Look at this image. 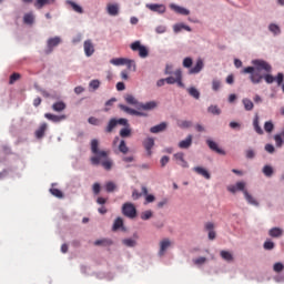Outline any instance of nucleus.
Masks as SVG:
<instances>
[{"label": "nucleus", "instance_id": "nucleus-64", "mask_svg": "<svg viewBox=\"0 0 284 284\" xmlns=\"http://www.w3.org/2000/svg\"><path fill=\"white\" fill-rule=\"evenodd\" d=\"M116 123H118V125H125V128H128L130 125L128 123V119H123V118L116 120Z\"/></svg>", "mask_w": 284, "mask_h": 284}, {"label": "nucleus", "instance_id": "nucleus-18", "mask_svg": "<svg viewBox=\"0 0 284 284\" xmlns=\"http://www.w3.org/2000/svg\"><path fill=\"white\" fill-rule=\"evenodd\" d=\"M203 70V60H197L196 64L190 69V74H199Z\"/></svg>", "mask_w": 284, "mask_h": 284}, {"label": "nucleus", "instance_id": "nucleus-50", "mask_svg": "<svg viewBox=\"0 0 284 284\" xmlns=\"http://www.w3.org/2000/svg\"><path fill=\"white\" fill-rule=\"evenodd\" d=\"M273 270H274V272H276L277 274L281 273V272H283V270H284L283 263H281V262L275 263V264L273 265Z\"/></svg>", "mask_w": 284, "mask_h": 284}, {"label": "nucleus", "instance_id": "nucleus-22", "mask_svg": "<svg viewBox=\"0 0 284 284\" xmlns=\"http://www.w3.org/2000/svg\"><path fill=\"white\" fill-rule=\"evenodd\" d=\"M268 234L272 239H278L283 236V230L281 227H273L268 231Z\"/></svg>", "mask_w": 284, "mask_h": 284}, {"label": "nucleus", "instance_id": "nucleus-19", "mask_svg": "<svg viewBox=\"0 0 284 284\" xmlns=\"http://www.w3.org/2000/svg\"><path fill=\"white\" fill-rule=\"evenodd\" d=\"M171 9L174 10V12H178V14H183L184 17H187V14H190V10L176 4H171Z\"/></svg>", "mask_w": 284, "mask_h": 284}, {"label": "nucleus", "instance_id": "nucleus-11", "mask_svg": "<svg viewBox=\"0 0 284 284\" xmlns=\"http://www.w3.org/2000/svg\"><path fill=\"white\" fill-rule=\"evenodd\" d=\"M206 143H207L210 150H212L213 152H216L217 154L225 155V152L221 148H219V144H216V142H214L212 140H206Z\"/></svg>", "mask_w": 284, "mask_h": 284}, {"label": "nucleus", "instance_id": "nucleus-49", "mask_svg": "<svg viewBox=\"0 0 284 284\" xmlns=\"http://www.w3.org/2000/svg\"><path fill=\"white\" fill-rule=\"evenodd\" d=\"M100 87H101V81L99 80H92L89 83V88H92V90H99Z\"/></svg>", "mask_w": 284, "mask_h": 284}, {"label": "nucleus", "instance_id": "nucleus-36", "mask_svg": "<svg viewBox=\"0 0 284 284\" xmlns=\"http://www.w3.org/2000/svg\"><path fill=\"white\" fill-rule=\"evenodd\" d=\"M125 62H126L125 58H115L110 60V63L112 65H125Z\"/></svg>", "mask_w": 284, "mask_h": 284}, {"label": "nucleus", "instance_id": "nucleus-20", "mask_svg": "<svg viewBox=\"0 0 284 284\" xmlns=\"http://www.w3.org/2000/svg\"><path fill=\"white\" fill-rule=\"evenodd\" d=\"M106 12L111 17H116L119 14V4H108Z\"/></svg>", "mask_w": 284, "mask_h": 284}, {"label": "nucleus", "instance_id": "nucleus-30", "mask_svg": "<svg viewBox=\"0 0 284 284\" xmlns=\"http://www.w3.org/2000/svg\"><path fill=\"white\" fill-rule=\"evenodd\" d=\"M23 23L32 26V23H34V14L32 12L26 13L23 16Z\"/></svg>", "mask_w": 284, "mask_h": 284}, {"label": "nucleus", "instance_id": "nucleus-31", "mask_svg": "<svg viewBox=\"0 0 284 284\" xmlns=\"http://www.w3.org/2000/svg\"><path fill=\"white\" fill-rule=\"evenodd\" d=\"M220 256L223 258V261H227L229 263L234 261V255H232V253L229 251H221Z\"/></svg>", "mask_w": 284, "mask_h": 284}, {"label": "nucleus", "instance_id": "nucleus-28", "mask_svg": "<svg viewBox=\"0 0 284 284\" xmlns=\"http://www.w3.org/2000/svg\"><path fill=\"white\" fill-rule=\"evenodd\" d=\"M65 110V102L59 101L52 104L53 112H63Z\"/></svg>", "mask_w": 284, "mask_h": 284}, {"label": "nucleus", "instance_id": "nucleus-17", "mask_svg": "<svg viewBox=\"0 0 284 284\" xmlns=\"http://www.w3.org/2000/svg\"><path fill=\"white\" fill-rule=\"evenodd\" d=\"M67 3H68V6H70L72 8L73 12H77L78 14H83L82 6H79L77 2H74L72 0H68Z\"/></svg>", "mask_w": 284, "mask_h": 284}, {"label": "nucleus", "instance_id": "nucleus-12", "mask_svg": "<svg viewBox=\"0 0 284 284\" xmlns=\"http://www.w3.org/2000/svg\"><path fill=\"white\" fill-rule=\"evenodd\" d=\"M168 129V123L162 122L158 125H154L150 129V132L152 134H159V132H165V130Z\"/></svg>", "mask_w": 284, "mask_h": 284}, {"label": "nucleus", "instance_id": "nucleus-38", "mask_svg": "<svg viewBox=\"0 0 284 284\" xmlns=\"http://www.w3.org/2000/svg\"><path fill=\"white\" fill-rule=\"evenodd\" d=\"M116 125H118L116 119H111L109 121V124L106 125L105 132H108V133L112 132V130H114V128H116Z\"/></svg>", "mask_w": 284, "mask_h": 284}, {"label": "nucleus", "instance_id": "nucleus-43", "mask_svg": "<svg viewBox=\"0 0 284 284\" xmlns=\"http://www.w3.org/2000/svg\"><path fill=\"white\" fill-rule=\"evenodd\" d=\"M19 79H21L20 73H12L9 79V84L14 85V83H17V81H19Z\"/></svg>", "mask_w": 284, "mask_h": 284}, {"label": "nucleus", "instance_id": "nucleus-56", "mask_svg": "<svg viewBox=\"0 0 284 284\" xmlns=\"http://www.w3.org/2000/svg\"><path fill=\"white\" fill-rule=\"evenodd\" d=\"M152 216V211H144L142 214H141V219L142 221H150V217Z\"/></svg>", "mask_w": 284, "mask_h": 284}, {"label": "nucleus", "instance_id": "nucleus-5", "mask_svg": "<svg viewBox=\"0 0 284 284\" xmlns=\"http://www.w3.org/2000/svg\"><path fill=\"white\" fill-rule=\"evenodd\" d=\"M172 247V241L170 239H163L160 241L159 256H165V252Z\"/></svg>", "mask_w": 284, "mask_h": 284}, {"label": "nucleus", "instance_id": "nucleus-51", "mask_svg": "<svg viewBox=\"0 0 284 284\" xmlns=\"http://www.w3.org/2000/svg\"><path fill=\"white\" fill-rule=\"evenodd\" d=\"M235 186L237 189V192H243V194L247 192V190H245V182H236Z\"/></svg>", "mask_w": 284, "mask_h": 284}, {"label": "nucleus", "instance_id": "nucleus-34", "mask_svg": "<svg viewBox=\"0 0 284 284\" xmlns=\"http://www.w3.org/2000/svg\"><path fill=\"white\" fill-rule=\"evenodd\" d=\"M119 152L122 154H128L130 152V148H128V144H125V140H121L120 144L118 146Z\"/></svg>", "mask_w": 284, "mask_h": 284}, {"label": "nucleus", "instance_id": "nucleus-46", "mask_svg": "<svg viewBox=\"0 0 284 284\" xmlns=\"http://www.w3.org/2000/svg\"><path fill=\"white\" fill-rule=\"evenodd\" d=\"M207 112H210L211 114L219 115L221 114V109H219L217 105H211L209 106Z\"/></svg>", "mask_w": 284, "mask_h": 284}, {"label": "nucleus", "instance_id": "nucleus-62", "mask_svg": "<svg viewBox=\"0 0 284 284\" xmlns=\"http://www.w3.org/2000/svg\"><path fill=\"white\" fill-rule=\"evenodd\" d=\"M264 250H274V242L272 241H266L264 243Z\"/></svg>", "mask_w": 284, "mask_h": 284}, {"label": "nucleus", "instance_id": "nucleus-4", "mask_svg": "<svg viewBox=\"0 0 284 284\" xmlns=\"http://www.w3.org/2000/svg\"><path fill=\"white\" fill-rule=\"evenodd\" d=\"M122 214L128 219H136V206L130 202L124 203L122 206Z\"/></svg>", "mask_w": 284, "mask_h": 284}, {"label": "nucleus", "instance_id": "nucleus-42", "mask_svg": "<svg viewBox=\"0 0 284 284\" xmlns=\"http://www.w3.org/2000/svg\"><path fill=\"white\" fill-rule=\"evenodd\" d=\"M123 227V219L118 217L113 223V231L116 232V230H121Z\"/></svg>", "mask_w": 284, "mask_h": 284}, {"label": "nucleus", "instance_id": "nucleus-40", "mask_svg": "<svg viewBox=\"0 0 284 284\" xmlns=\"http://www.w3.org/2000/svg\"><path fill=\"white\" fill-rule=\"evenodd\" d=\"M264 130L265 132H267L268 134H272V132H274V123L272 121H266L264 123Z\"/></svg>", "mask_w": 284, "mask_h": 284}, {"label": "nucleus", "instance_id": "nucleus-9", "mask_svg": "<svg viewBox=\"0 0 284 284\" xmlns=\"http://www.w3.org/2000/svg\"><path fill=\"white\" fill-rule=\"evenodd\" d=\"M84 54L85 57H92V54H94V44L92 43V40L84 41Z\"/></svg>", "mask_w": 284, "mask_h": 284}, {"label": "nucleus", "instance_id": "nucleus-13", "mask_svg": "<svg viewBox=\"0 0 284 284\" xmlns=\"http://www.w3.org/2000/svg\"><path fill=\"white\" fill-rule=\"evenodd\" d=\"M159 103L156 101H150V102H145V103H141L139 105L140 110H155V108H158Z\"/></svg>", "mask_w": 284, "mask_h": 284}, {"label": "nucleus", "instance_id": "nucleus-59", "mask_svg": "<svg viewBox=\"0 0 284 284\" xmlns=\"http://www.w3.org/2000/svg\"><path fill=\"white\" fill-rule=\"evenodd\" d=\"M160 163H161V168H165L170 163V156L168 155L162 156V159L160 160Z\"/></svg>", "mask_w": 284, "mask_h": 284}, {"label": "nucleus", "instance_id": "nucleus-26", "mask_svg": "<svg viewBox=\"0 0 284 284\" xmlns=\"http://www.w3.org/2000/svg\"><path fill=\"white\" fill-rule=\"evenodd\" d=\"M253 128L256 132V134H260V135H263L264 134V131L263 129L261 128V124L258 122V115H255L254 120H253Z\"/></svg>", "mask_w": 284, "mask_h": 284}, {"label": "nucleus", "instance_id": "nucleus-7", "mask_svg": "<svg viewBox=\"0 0 284 284\" xmlns=\"http://www.w3.org/2000/svg\"><path fill=\"white\" fill-rule=\"evenodd\" d=\"M47 131H48V123L45 122L41 123L40 126L34 132L36 139H43V136H45Z\"/></svg>", "mask_w": 284, "mask_h": 284}, {"label": "nucleus", "instance_id": "nucleus-29", "mask_svg": "<svg viewBox=\"0 0 284 284\" xmlns=\"http://www.w3.org/2000/svg\"><path fill=\"white\" fill-rule=\"evenodd\" d=\"M119 108H120V110H122V112H125L126 114H130L131 116H136V110L131 109L125 104H120Z\"/></svg>", "mask_w": 284, "mask_h": 284}, {"label": "nucleus", "instance_id": "nucleus-37", "mask_svg": "<svg viewBox=\"0 0 284 284\" xmlns=\"http://www.w3.org/2000/svg\"><path fill=\"white\" fill-rule=\"evenodd\" d=\"M187 92L191 97H193V99H201V92H199L196 88L191 87L187 89Z\"/></svg>", "mask_w": 284, "mask_h": 284}, {"label": "nucleus", "instance_id": "nucleus-54", "mask_svg": "<svg viewBox=\"0 0 284 284\" xmlns=\"http://www.w3.org/2000/svg\"><path fill=\"white\" fill-rule=\"evenodd\" d=\"M212 90H214V92H219V90H221V81L213 80L212 81Z\"/></svg>", "mask_w": 284, "mask_h": 284}, {"label": "nucleus", "instance_id": "nucleus-16", "mask_svg": "<svg viewBox=\"0 0 284 284\" xmlns=\"http://www.w3.org/2000/svg\"><path fill=\"white\" fill-rule=\"evenodd\" d=\"M184 156L185 155L183 154V152L174 154V159L179 162V165H181V168H189L187 161H185Z\"/></svg>", "mask_w": 284, "mask_h": 284}, {"label": "nucleus", "instance_id": "nucleus-53", "mask_svg": "<svg viewBox=\"0 0 284 284\" xmlns=\"http://www.w3.org/2000/svg\"><path fill=\"white\" fill-rule=\"evenodd\" d=\"M130 134H132V131L128 128H124L120 131V136H122V139L130 136Z\"/></svg>", "mask_w": 284, "mask_h": 284}, {"label": "nucleus", "instance_id": "nucleus-1", "mask_svg": "<svg viewBox=\"0 0 284 284\" xmlns=\"http://www.w3.org/2000/svg\"><path fill=\"white\" fill-rule=\"evenodd\" d=\"M252 64L254 67H246L243 69V74H250V81L254 84L257 85L265 80L266 83L271 84L274 83V81L277 83V85H283L284 81V74L283 73H277V75L274 78L272 74H265L263 75L261 73L262 70L264 72H272V65L267 63L265 60H253Z\"/></svg>", "mask_w": 284, "mask_h": 284}, {"label": "nucleus", "instance_id": "nucleus-25", "mask_svg": "<svg viewBox=\"0 0 284 284\" xmlns=\"http://www.w3.org/2000/svg\"><path fill=\"white\" fill-rule=\"evenodd\" d=\"M194 172H196V174H200L201 176H204V179L210 180L212 176L210 175V172H207V170L201 168V166H195Z\"/></svg>", "mask_w": 284, "mask_h": 284}, {"label": "nucleus", "instance_id": "nucleus-41", "mask_svg": "<svg viewBox=\"0 0 284 284\" xmlns=\"http://www.w3.org/2000/svg\"><path fill=\"white\" fill-rule=\"evenodd\" d=\"M124 99L125 102L129 103V105H136V103H139V101H136V98H134V95L132 94H126Z\"/></svg>", "mask_w": 284, "mask_h": 284}, {"label": "nucleus", "instance_id": "nucleus-47", "mask_svg": "<svg viewBox=\"0 0 284 284\" xmlns=\"http://www.w3.org/2000/svg\"><path fill=\"white\" fill-rule=\"evenodd\" d=\"M50 192L57 199H63V192H61V190H59V189H51Z\"/></svg>", "mask_w": 284, "mask_h": 284}, {"label": "nucleus", "instance_id": "nucleus-52", "mask_svg": "<svg viewBox=\"0 0 284 284\" xmlns=\"http://www.w3.org/2000/svg\"><path fill=\"white\" fill-rule=\"evenodd\" d=\"M179 128L185 129V128H192V122L184 120V121H180L178 123Z\"/></svg>", "mask_w": 284, "mask_h": 284}, {"label": "nucleus", "instance_id": "nucleus-35", "mask_svg": "<svg viewBox=\"0 0 284 284\" xmlns=\"http://www.w3.org/2000/svg\"><path fill=\"white\" fill-rule=\"evenodd\" d=\"M124 65H126L128 70L131 72H136V62L134 60L126 59Z\"/></svg>", "mask_w": 284, "mask_h": 284}, {"label": "nucleus", "instance_id": "nucleus-32", "mask_svg": "<svg viewBox=\"0 0 284 284\" xmlns=\"http://www.w3.org/2000/svg\"><path fill=\"white\" fill-rule=\"evenodd\" d=\"M244 197L246 199L247 203H250V205L258 206V202L247 191H244Z\"/></svg>", "mask_w": 284, "mask_h": 284}, {"label": "nucleus", "instance_id": "nucleus-44", "mask_svg": "<svg viewBox=\"0 0 284 284\" xmlns=\"http://www.w3.org/2000/svg\"><path fill=\"white\" fill-rule=\"evenodd\" d=\"M268 30L270 32H273V34H281V27L275 23L270 24Z\"/></svg>", "mask_w": 284, "mask_h": 284}, {"label": "nucleus", "instance_id": "nucleus-2", "mask_svg": "<svg viewBox=\"0 0 284 284\" xmlns=\"http://www.w3.org/2000/svg\"><path fill=\"white\" fill-rule=\"evenodd\" d=\"M91 152L94 154V156L90 159L92 165H102L104 170H112V160L108 159V151L99 150V140H91Z\"/></svg>", "mask_w": 284, "mask_h": 284}, {"label": "nucleus", "instance_id": "nucleus-60", "mask_svg": "<svg viewBox=\"0 0 284 284\" xmlns=\"http://www.w3.org/2000/svg\"><path fill=\"white\" fill-rule=\"evenodd\" d=\"M93 194H100L101 193V184L99 182H95L92 186Z\"/></svg>", "mask_w": 284, "mask_h": 284}, {"label": "nucleus", "instance_id": "nucleus-45", "mask_svg": "<svg viewBox=\"0 0 284 284\" xmlns=\"http://www.w3.org/2000/svg\"><path fill=\"white\" fill-rule=\"evenodd\" d=\"M122 243L126 247H135L136 246V241H134L132 239H125V240L122 241Z\"/></svg>", "mask_w": 284, "mask_h": 284}, {"label": "nucleus", "instance_id": "nucleus-6", "mask_svg": "<svg viewBox=\"0 0 284 284\" xmlns=\"http://www.w3.org/2000/svg\"><path fill=\"white\" fill-rule=\"evenodd\" d=\"M59 43H61V38L59 37L50 38L47 42L48 49L45 51V54H50L54 50V48L59 45Z\"/></svg>", "mask_w": 284, "mask_h": 284}, {"label": "nucleus", "instance_id": "nucleus-23", "mask_svg": "<svg viewBox=\"0 0 284 284\" xmlns=\"http://www.w3.org/2000/svg\"><path fill=\"white\" fill-rule=\"evenodd\" d=\"M52 3H54V0H37L34 2V7L38 10H41V8H43L44 6H52Z\"/></svg>", "mask_w": 284, "mask_h": 284}, {"label": "nucleus", "instance_id": "nucleus-48", "mask_svg": "<svg viewBox=\"0 0 284 284\" xmlns=\"http://www.w3.org/2000/svg\"><path fill=\"white\" fill-rule=\"evenodd\" d=\"M116 190V184L114 182H106L105 191L106 192H114Z\"/></svg>", "mask_w": 284, "mask_h": 284}, {"label": "nucleus", "instance_id": "nucleus-63", "mask_svg": "<svg viewBox=\"0 0 284 284\" xmlns=\"http://www.w3.org/2000/svg\"><path fill=\"white\" fill-rule=\"evenodd\" d=\"M165 81L169 85H174V83H176V75L175 77H169L165 78Z\"/></svg>", "mask_w": 284, "mask_h": 284}, {"label": "nucleus", "instance_id": "nucleus-58", "mask_svg": "<svg viewBox=\"0 0 284 284\" xmlns=\"http://www.w3.org/2000/svg\"><path fill=\"white\" fill-rule=\"evenodd\" d=\"M88 122L91 124V125H101V120L94 118V116H91L88 119Z\"/></svg>", "mask_w": 284, "mask_h": 284}, {"label": "nucleus", "instance_id": "nucleus-8", "mask_svg": "<svg viewBox=\"0 0 284 284\" xmlns=\"http://www.w3.org/2000/svg\"><path fill=\"white\" fill-rule=\"evenodd\" d=\"M144 150H146L148 155L152 156V149L154 148V138H146L143 141Z\"/></svg>", "mask_w": 284, "mask_h": 284}, {"label": "nucleus", "instance_id": "nucleus-21", "mask_svg": "<svg viewBox=\"0 0 284 284\" xmlns=\"http://www.w3.org/2000/svg\"><path fill=\"white\" fill-rule=\"evenodd\" d=\"M191 145H192V135H187L185 140H182L179 143V148H181V150H187V148H190Z\"/></svg>", "mask_w": 284, "mask_h": 284}, {"label": "nucleus", "instance_id": "nucleus-14", "mask_svg": "<svg viewBox=\"0 0 284 284\" xmlns=\"http://www.w3.org/2000/svg\"><path fill=\"white\" fill-rule=\"evenodd\" d=\"M146 8L152 12H159V14H163V12H165V6L163 4H146Z\"/></svg>", "mask_w": 284, "mask_h": 284}, {"label": "nucleus", "instance_id": "nucleus-3", "mask_svg": "<svg viewBox=\"0 0 284 284\" xmlns=\"http://www.w3.org/2000/svg\"><path fill=\"white\" fill-rule=\"evenodd\" d=\"M130 48L133 52H139V57H141V59H145L150 54L148 48L145 45H142L141 41H135L131 43Z\"/></svg>", "mask_w": 284, "mask_h": 284}, {"label": "nucleus", "instance_id": "nucleus-61", "mask_svg": "<svg viewBox=\"0 0 284 284\" xmlns=\"http://www.w3.org/2000/svg\"><path fill=\"white\" fill-rule=\"evenodd\" d=\"M192 58H185L184 60H183V65H184V68H192Z\"/></svg>", "mask_w": 284, "mask_h": 284}, {"label": "nucleus", "instance_id": "nucleus-55", "mask_svg": "<svg viewBox=\"0 0 284 284\" xmlns=\"http://www.w3.org/2000/svg\"><path fill=\"white\" fill-rule=\"evenodd\" d=\"M94 245H112V241H110V240H97L95 242H94Z\"/></svg>", "mask_w": 284, "mask_h": 284}, {"label": "nucleus", "instance_id": "nucleus-33", "mask_svg": "<svg viewBox=\"0 0 284 284\" xmlns=\"http://www.w3.org/2000/svg\"><path fill=\"white\" fill-rule=\"evenodd\" d=\"M283 136H284V131H282L281 134L274 135V141H275L276 148H283Z\"/></svg>", "mask_w": 284, "mask_h": 284}, {"label": "nucleus", "instance_id": "nucleus-24", "mask_svg": "<svg viewBox=\"0 0 284 284\" xmlns=\"http://www.w3.org/2000/svg\"><path fill=\"white\" fill-rule=\"evenodd\" d=\"M142 194L145 196V203H154L156 201V197L152 194H148V187L142 186Z\"/></svg>", "mask_w": 284, "mask_h": 284}, {"label": "nucleus", "instance_id": "nucleus-57", "mask_svg": "<svg viewBox=\"0 0 284 284\" xmlns=\"http://www.w3.org/2000/svg\"><path fill=\"white\" fill-rule=\"evenodd\" d=\"M206 262H207V258H205V257H197V258L193 260L194 265H204V263H206Z\"/></svg>", "mask_w": 284, "mask_h": 284}, {"label": "nucleus", "instance_id": "nucleus-27", "mask_svg": "<svg viewBox=\"0 0 284 284\" xmlns=\"http://www.w3.org/2000/svg\"><path fill=\"white\" fill-rule=\"evenodd\" d=\"M242 103L244 105V109L246 110V112H252V110H254V102H252V100L244 98L242 100Z\"/></svg>", "mask_w": 284, "mask_h": 284}, {"label": "nucleus", "instance_id": "nucleus-15", "mask_svg": "<svg viewBox=\"0 0 284 284\" xmlns=\"http://www.w3.org/2000/svg\"><path fill=\"white\" fill-rule=\"evenodd\" d=\"M173 74L176 77L175 83L179 85V88H185V84H183V72L181 69H176Z\"/></svg>", "mask_w": 284, "mask_h": 284}, {"label": "nucleus", "instance_id": "nucleus-39", "mask_svg": "<svg viewBox=\"0 0 284 284\" xmlns=\"http://www.w3.org/2000/svg\"><path fill=\"white\" fill-rule=\"evenodd\" d=\"M262 172L265 176L270 178L274 174V169L271 165H264Z\"/></svg>", "mask_w": 284, "mask_h": 284}, {"label": "nucleus", "instance_id": "nucleus-10", "mask_svg": "<svg viewBox=\"0 0 284 284\" xmlns=\"http://www.w3.org/2000/svg\"><path fill=\"white\" fill-rule=\"evenodd\" d=\"M44 116L48 119V121H52V123H61V121H65V115H55L52 113H45Z\"/></svg>", "mask_w": 284, "mask_h": 284}]
</instances>
